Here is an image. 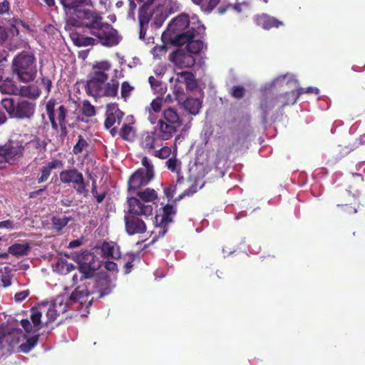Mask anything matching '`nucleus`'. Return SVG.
<instances>
[{
    "label": "nucleus",
    "instance_id": "obj_18",
    "mask_svg": "<svg viewBox=\"0 0 365 365\" xmlns=\"http://www.w3.org/2000/svg\"><path fill=\"white\" fill-rule=\"evenodd\" d=\"M254 21L257 26L265 30H269L272 28H279L284 25L282 21L267 14L255 16Z\"/></svg>",
    "mask_w": 365,
    "mask_h": 365
},
{
    "label": "nucleus",
    "instance_id": "obj_1",
    "mask_svg": "<svg viewBox=\"0 0 365 365\" xmlns=\"http://www.w3.org/2000/svg\"><path fill=\"white\" fill-rule=\"evenodd\" d=\"M84 22L79 20L67 19L65 29L83 28L88 30L92 36H88L77 31H71L70 37L74 45L81 46H96L100 44L106 47L117 46L121 37L118 31L110 24L103 21V16L88 19Z\"/></svg>",
    "mask_w": 365,
    "mask_h": 365
},
{
    "label": "nucleus",
    "instance_id": "obj_42",
    "mask_svg": "<svg viewBox=\"0 0 365 365\" xmlns=\"http://www.w3.org/2000/svg\"><path fill=\"white\" fill-rule=\"evenodd\" d=\"M31 319L34 327L38 328L40 329L41 324V315L42 312L38 309V308L33 307L31 309Z\"/></svg>",
    "mask_w": 365,
    "mask_h": 365
},
{
    "label": "nucleus",
    "instance_id": "obj_37",
    "mask_svg": "<svg viewBox=\"0 0 365 365\" xmlns=\"http://www.w3.org/2000/svg\"><path fill=\"white\" fill-rule=\"evenodd\" d=\"M30 246L28 244H14L9 247V252L14 256H23L27 254Z\"/></svg>",
    "mask_w": 365,
    "mask_h": 365
},
{
    "label": "nucleus",
    "instance_id": "obj_55",
    "mask_svg": "<svg viewBox=\"0 0 365 365\" xmlns=\"http://www.w3.org/2000/svg\"><path fill=\"white\" fill-rule=\"evenodd\" d=\"M57 119L59 123H67L66 120L67 110L63 105L60 106L58 108Z\"/></svg>",
    "mask_w": 365,
    "mask_h": 365
},
{
    "label": "nucleus",
    "instance_id": "obj_16",
    "mask_svg": "<svg viewBox=\"0 0 365 365\" xmlns=\"http://www.w3.org/2000/svg\"><path fill=\"white\" fill-rule=\"evenodd\" d=\"M190 27L189 16L186 14H182L172 20L165 31H168V34H175L185 31L186 29H189Z\"/></svg>",
    "mask_w": 365,
    "mask_h": 365
},
{
    "label": "nucleus",
    "instance_id": "obj_3",
    "mask_svg": "<svg viewBox=\"0 0 365 365\" xmlns=\"http://www.w3.org/2000/svg\"><path fill=\"white\" fill-rule=\"evenodd\" d=\"M95 289L90 291L86 284L77 287L71 293L69 300L73 302H79L80 304H86V308L92 305L93 299L87 302V298L95 292L99 293V298H102L111 293L113 286L109 277L106 275L98 277L94 282Z\"/></svg>",
    "mask_w": 365,
    "mask_h": 365
},
{
    "label": "nucleus",
    "instance_id": "obj_47",
    "mask_svg": "<svg viewBox=\"0 0 365 365\" xmlns=\"http://www.w3.org/2000/svg\"><path fill=\"white\" fill-rule=\"evenodd\" d=\"M172 153L171 148L168 146H163L159 150H156L153 153L155 158L160 159H166L170 157Z\"/></svg>",
    "mask_w": 365,
    "mask_h": 365
},
{
    "label": "nucleus",
    "instance_id": "obj_36",
    "mask_svg": "<svg viewBox=\"0 0 365 365\" xmlns=\"http://www.w3.org/2000/svg\"><path fill=\"white\" fill-rule=\"evenodd\" d=\"M122 116L123 113L119 109L116 110L113 113H109L105 120V127L106 128H110L116 123L119 124L120 123Z\"/></svg>",
    "mask_w": 365,
    "mask_h": 365
},
{
    "label": "nucleus",
    "instance_id": "obj_43",
    "mask_svg": "<svg viewBox=\"0 0 365 365\" xmlns=\"http://www.w3.org/2000/svg\"><path fill=\"white\" fill-rule=\"evenodd\" d=\"M168 44H170V43L163 41V44L155 46L152 48L151 53L155 57H160L167 53L168 50Z\"/></svg>",
    "mask_w": 365,
    "mask_h": 365
},
{
    "label": "nucleus",
    "instance_id": "obj_40",
    "mask_svg": "<svg viewBox=\"0 0 365 365\" xmlns=\"http://www.w3.org/2000/svg\"><path fill=\"white\" fill-rule=\"evenodd\" d=\"M338 206L341 207L342 212L348 215H352L357 212V209L359 207V202L358 200L354 199V202H351V204L338 205Z\"/></svg>",
    "mask_w": 365,
    "mask_h": 365
},
{
    "label": "nucleus",
    "instance_id": "obj_41",
    "mask_svg": "<svg viewBox=\"0 0 365 365\" xmlns=\"http://www.w3.org/2000/svg\"><path fill=\"white\" fill-rule=\"evenodd\" d=\"M69 221L70 218L65 216L63 217H58L54 216L51 218L52 225L54 229L57 231H61L64 227L67 225Z\"/></svg>",
    "mask_w": 365,
    "mask_h": 365
},
{
    "label": "nucleus",
    "instance_id": "obj_52",
    "mask_svg": "<svg viewBox=\"0 0 365 365\" xmlns=\"http://www.w3.org/2000/svg\"><path fill=\"white\" fill-rule=\"evenodd\" d=\"M133 90V87L131 86L128 82L124 81L121 84V96L123 98L126 99L130 96L131 91Z\"/></svg>",
    "mask_w": 365,
    "mask_h": 365
},
{
    "label": "nucleus",
    "instance_id": "obj_10",
    "mask_svg": "<svg viewBox=\"0 0 365 365\" xmlns=\"http://www.w3.org/2000/svg\"><path fill=\"white\" fill-rule=\"evenodd\" d=\"M60 180L63 184H72L76 193L87 197L88 190L86 188L83 174L76 168L63 170L59 174Z\"/></svg>",
    "mask_w": 365,
    "mask_h": 365
},
{
    "label": "nucleus",
    "instance_id": "obj_2",
    "mask_svg": "<svg viewBox=\"0 0 365 365\" xmlns=\"http://www.w3.org/2000/svg\"><path fill=\"white\" fill-rule=\"evenodd\" d=\"M111 70V63L108 61H96L88 75L85 90L88 96L93 97L115 98L118 95L119 82L116 78L109 81L108 72Z\"/></svg>",
    "mask_w": 365,
    "mask_h": 365
},
{
    "label": "nucleus",
    "instance_id": "obj_27",
    "mask_svg": "<svg viewBox=\"0 0 365 365\" xmlns=\"http://www.w3.org/2000/svg\"><path fill=\"white\" fill-rule=\"evenodd\" d=\"M277 106V101L274 97L264 98L261 100L259 107L263 113L264 120H267V115L272 109Z\"/></svg>",
    "mask_w": 365,
    "mask_h": 365
},
{
    "label": "nucleus",
    "instance_id": "obj_20",
    "mask_svg": "<svg viewBox=\"0 0 365 365\" xmlns=\"http://www.w3.org/2000/svg\"><path fill=\"white\" fill-rule=\"evenodd\" d=\"M158 128L160 140H170L179 129L175 125L170 124L162 119L158 121Z\"/></svg>",
    "mask_w": 365,
    "mask_h": 365
},
{
    "label": "nucleus",
    "instance_id": "obj_50",
    "mask_svg": "<svg viewBox=\"0 0 365 365\" xmlns=\"http://www.w3.org/2000/svg\"><path fill=\"white\" fill-rule=\"evenodd\" d=\"M162 99L155 98L150 103V106L146 108V111L150 113V111H154L155 113L159 112L162 108Z\"/></svg>",
    "mask_w": 365,
    "mask_h": 365
},
{
    "label": "nucleus",
    "instance_id": "obj_26",
    "mask_svg": "<svg viewBox=\"0 0 365 365\" xmlns=\"http://www.w3.org/2000/svg\"><path fill=\"white\" fill-rule=\"evenodd\" d=\"M101 255L104 257L119 258L120 256L119 247L108 242H103L101 247Z\"/></svg>",
    "mask_w": 365,
    "mask_h": 365
},
{
    "label": "nucleus",
    "instance_id": "obj_31",
    "mask_svg": "<svg viewBox=\"0 0 365 365\" xmlns=\"http://www.w3.org/2000/svg\"><path fill=\"white\" fill-rule=\"evenodd\" d=\"M79 272L82 274L81 280L83 279H89L93 277L96 268L91 263L81 262L78 267Z\"/></svg>",
    "mask_w": 365,
    "mask_h": 365
},
{
    "label": "nucleus",
    "instance_id": "obj_29",
    "mask_svg": "<svg viewBox=\"0 0 365 365\" xmlns=\"http://www.w3.org/2000/svg\"><path fill=\"white\" fill-rule=\"evenodd\" d=\"M181 103L185 109L192 115L197 114L201 108V102L197 98L186 97Z\"/></svg>",
    "mask_w": 365,
    "mask_h": 365
},
{
    "label": "nucleus",
    "instance_id": "obj_21",
    "mask_svg": "<svg viewBox=\"0 0 365 365\" xmlns=\"http://www.w3.org/2000/svg\"><path fill=\"white\" fill-rule=\"evenodd\" d=\"M48 144V140L35 135L26 145L31 153L39 155L46 153Z\"/></svg>",
    "mask_w": 365,
    "mask_h": 365
},
{
    "label": "nucleus",
    "instance_id": "obj_35",
    "mask_svg": "<svg viewBox=\"0 0 365 365\" xmlns=\"http://www.w3.org/2000/svg\"><path fill=\"white\" fill-rule=\"evenodd\" d=\"M203 48V42L200 39L192 38L186 45V51L195 56L200 53Z\"/></svg>",
    "mask_w": 365,
    "mask_h": 365
},
{
    "label": "nucleus",
    "instance_id": "obj_32",
    "mask_svg": "<svg viewBox=\"0 0 365 365\" xmlns=\"http://www.w3.org/2000/svg\"><path fill=\"white\" fill-rule=\"evenodd\" d=\"M274 98L276 99L277 106L280 109H283L285 106L293 105L296 103L292 101L293 97H292L291 91L279 94L274 96Z\"/></svg>",
    "mask_w": 365,
    "mask_h": 365
},
{
    "label": "nucleus",
    "instance_id": "obj_7",
    "mask_svg": "<svg viewBox=\"0 0 365 365\" xmlns=\"http://www.w3.org/2000/svg\"><path fill=\"white\" fill-rule=\"evenodd\" d=\"M1 104L11 118L17 119H31L36 109V103L27 100L15 102L11 98H5Z\"/></svg>",
    "mask_w": 365,
    "mask_h": 365
},
{
    "label": "nucleus",
    "instance_id": "obj_4",
    "mask_svg": "<svg viewBox=\"0 0 365 365\" xmlns=\"http://www.w3.org/2000/svg\"><path fill=\"white\" fill-rule=\"evenodd\" d=\"M12 73L21 82L34 81L37 75L35 56L25 51L18 54L12 61Z\"/></svg>",
    "mask_w": 365,
    "mask_h": 365
},
{
    "label": "nucleus",
    "instance_id": "obj_13",
    "mask_svg": "<svg viewBox=\"0 0 365 365\" xmlns=\"http://www.w3.org/2000/svg\"><path fill=\"white\" fill-rule=\"evenodd\" d=\"M128 212L135 216H150L153 213V206L140 201V199L131 197L128 199Z\"/></svg>",
    "mask_w": 365,
    "mask_h": 365
},
{
    "label": "nucleus",
    "instance_id": "obj_62",
    "mask_svg": "<svg viewBox=\"0 0 365 365\" xmlns=\"http://www.w3.org/2000/svg\"><path fill=\"white\" fill-rule=\"evenodd\" d=\"M304 93H306V88H299L297 90L291 91L292 97H293V102H297L299 96Z\"/></svg>",
    "mask_w": 365,
    "mask_h": 365
},
{
    "label": "nucleus",
    "instance_id": "obj_57",
    "mask_svg": "<svg viewBox=\"0 0 365 365\" xmlns=\"http://www.w3.org/2000/svg\"><path fill=\"white\" fill-rule=\"evenodd\" d=\"M55 100L50 99L46 105V110L48 118L55 116Z\"/></svg>",
    "mask_w": 365,
    "mask_h": 365
},
{
    "label": "nucleus",
    "instance_id": "obj_5",
    "mask_svg": "<svg viewBox=\"0 0 365 365\" xmlns=\"http://www.w3.org/2000/svg\"><path fill=\"white\" fill-rule=\"evenodd\" d=\"M64 10L73 15L68 19L79 20L82 23L88 19L101 16V13L93 9L92 0H59Z\"/></svg>",
    "mask_w": 365,
    "mask_h": 365
},
{
    "label": "nucleus",
    "instance_id": "obj_15",
    "mask_svg": "<svg viewBox=\"0 0 365 365\" xmlns=\"http://www.w3.org/2000/svg\"><path fill=\"white\" fill-rule=\"evenodd\" d=\"M63 167V162L60 159H53L42 166L39 170V176L37 178L38 183L41 184L48 180L53 170L61 169Z\"/></svg>",
    "mask_w": 365,
    "mask_h": 365
},
{
    "label": "nucleus",
    "instance_id": "obj_6",
    "mask_svg": "<svg viewBox=\"0 0 365 365\" xmlns=\"http://www.w3.org/2000/svg\"><path fill=\"white\" fill-rule=\"evenodd\" d=\"M25 145L23 141L9 139L4 144H0V170L6 165L17 164L24 157Z\"/></svg>",
    "mask_w": 365,
    "mask_h": 365
},
{
    "label": "nucleus",
    "instance_id": "obj_22",
    "mask_svg": "<svg viewBox=\"0 0 365 365\" xmlns=\"http://www.w3.org/2000/svg\"><path fill=\"white\" fill-rule=\"evenodd\" d=\"M148 183V180H145L144 171L143 170H138L129 178L128 190H137L138 188L146 185Z\"/></svg>",
    "mask_w": 365,
    "mask_h": 365
},
{
    "label": "nucleus",
    "instance_id": "obj_60",
    "mask_svg": "<svg viewBox=\"0 0 365 365\" xmlns=\"http://www.w3.org/2000/svg\"><path fill=\"white\" fill-rule=\"evenodd\" d=\"M60 133L58 135L59 140L63 142L68 135L66 123H59Z\"/></svg>",
    "mask_w": 365,
    "mask_h": 365
},
{
    "label": "nucleus",
    "instance_id": "obj_49",
    "mask_svg": "<svg viewBox=\"0 0 365 365\" xmlns=\"http://www.w3.org/2000/svg\"><path fill=\"white\" fill-rule=\"evenodd\" d=\"M230 94L232 97L240 99L245 95V89L242 86H235L231 88Z\"/></svg>",
    "mask_w": 365,
    "mask_h": 365
},
{
    "label": "nucleus",
    "instance_id": "obj_56",
    "mask_svg": "<svg viewBox=\"0 0 365 365\" xmlns=\"http://www.w3.org/2000/svg\"><path fill=\"white\" fill-rule=\"evenodd\" d=\"M191 76V72L189 71H182L178 73L175 78V82L178 83L181 85H184L187 81V77Z\"/></svg>",
    "mask_w": 365,
    "mask_h": 365
},
{
    "label": "nucleus",
    "instance_id": "obj_28",
    "mask_svg": "<svg viewBox=\"0 0 365 365\" xmlns=\"http://www.w3.org/2000/svg\"><path fill=\"white\" fill-rule=\"evenodd\" d=\"M220 0H191L196 6L200 8V10L206 14L211 13L220 3Z\"/></svg>",
    "mask_w": 365,
    "mask_h": 365
},
{
    "label": "nucleus",
    "instance_id": "obj_51",
    "mask_svg": "<svg viewBox=\"0 0 365 365\" xmlns=\"http://www.w3.org/2000/svg\"><path fill=\"white\" fill-rule=\"evenodd\" d=\"M40 85L44 88L46 96L51 93L52 88V81L48 77L41 76Z\"/></svg>",
    "mask_w": 365,
    "mask_h": 365
},
{
    "label": "nucleus",
    "instance_id": "obj_53",
    "mask_svg": "<svg viewBox=\"0 0 365 365\" xmlns=\"http://www.w3.org/2000/svg\"><path fill=\"white\" fill-rule=\"evenodd\" d=\"M166 14H164L162 11L160 12L157 11L155 12V16H154L153 23L156 26V27H160L165 20L166 19Z\"/></svg>",
    "mask_w": 365,
    "mask_h": 365
},
{
    "label": "nucleus",
    "instance_id": "obj_8",
    "mask_svg": "<svg viewBox=\"0 0 365 365\" xmlns=\"http://www.w3.org/2000/svg\"><path fill=\"white\" fill-rule=\"evenodd\" d=\"M26 338L25 334L20 329L9 326H0V359L10 354L14 351L21 340Z\"/></svg>",
    "mask_w": 365,
    "mask_h": 365
},
{
    "label": "nucleus",
    "instance_id": "obj_54",
    "mask_svg": "<svg viewBox=\"0 0 365 365\" xmlns=\"http://www.w3.org/2000/svg\"><path fill=\"white\" fill-rule=\"evenodd\" d=\"M187 90L192 91L197 87V83L195 80V76L191 73V76H188L186 82L184 84Z\"/></svg>",
    "mask_w": 365,
    "mask_h": 365
},
{
    "label": "nucleus",
    "instance_id": "obj_64",
    "mask_svg": "<svg viewBox=\"0 0 365 365\" xmlns=\"http://www.w3.org/2000/svg\"><path fill=\"white\" fill-rule=\"evenodd\" d=\"M148 81L152 88L155 91H157L158 88L161 85L160 82L154 76H150Z\"/></svg>",
    "mask_w": 365,
    "mask_h": 365
},
{
    "label": "nucleus",
    "instance_id": "obj_19",
    "mask_svg": "<svg viewBox=\"0 0 365 365\" xmlns=\"http://www.w3.org/2000/svg\"><path fill=\"white\" fill-rule=\"evenodd\" d=\"M173 61L180 68H191L195 64V56L186 51H178L173 53Z\"/></svg>",
    "mask_w": 365,
    "mask_h": 365
},
{
    "label": "nucleus",
    "instance_id": "obj_46",
    "mask_svg": "<svg viewBox=\"0 0 365 365\" xmlns=\"http://www.w3.org/2000/svg\"><path fill=\"white\" fill-rule=\"evenodd\" d=\"M20 323L26 333L31 334H38V332L40 329L38 328L34 327V324H31L29 319H21Z\"/></svg>",
    "mask_w": 365,
    "mask_h": 365
},
{
    "label": "nucleus",
    "instance_id": "obj_45",
    "mask_svg": "<svg viewBox=\"0 0 365 365\" xmlns=\"http://www.w3.org/2000/svg\"><path fill=\"white\" fill-rule=\"evenodd\" d=\"M173 93L175 95L176 101L179 103H181L186 98V96L184 93V89L182 88V85L176 82L174 85Z\"/></svg>",
    "mask_w": 365,
    "mask_h": 365
},
{
    "label": "nucleus",
    "instance_id": "obj_48",
    "mask_svg": "<svg viewBox=\"0 0 365 365\" xmlns=\"http://www.w3.org/2000/svg\"><path fill=\"white\" fill-rule=\"evenodd\" d=\"M82 112L86 117H92L96 114L95 107L89 101H86L83 103Z\"/></svg>",
    "mask_w": 365,
    "mask_h": 365
},
{
    "label": "nucleus",
    "instance_id": "obj_63",
    "mask_svg": "<svg viewBox=\"0 0 365 365\" xmlns=\"http://www.w3.org/2000/svg\"><path fill=\"white\" fill-rule=\"evenodd\" d=\"M10 9L9 3L8 1H4L0 3V15H3L9 12Z\"/></svg>",
    "mask_w": 365,
    "mask_h": 365
},
{
    "label": "nucleus",
    "instance_id": "obj_44",
    "mask_svg": "<svg viewBox=\"0 0 365 365\" xmlns=\"http://www.w3.org/2000/svg\"><path fill=\"white\" fill-rule=\"evenodd\" d=\"M88 146V143L82 135H78V142L73 146V153L75 155H78L82 153L83 150Z\"/></svg>",
    "mask_w": 365,
    "mask_h": 365
},
{
    "label": "nucleus",
    "instance_id": "obj_59",
    "mask_svg": "<svg viewBox=\"0 0 365 365\" xmlns=\"http://www.w3.org/2000/svg\"><path fill=\"white\" fill-rule=\"evenodd\" d=\"M197 192V187L195 185H192L189 188L184 190V192L179 195L175 200H180L185 196H190Z\"/></svg>",
    "mask_w": 365,
    "mask_h": 365
},
{
    "label": "nucleus",
    "instance_id": "obj_58",
    "mask_svg": "<svg viewBox=\"0 0 365 365\" xmlns=\"http://www.w3.org/2000/svg\"><path fill=\"white\" fill-rule=\"evenodd\" d=\"M58 265H61V272H64L65 274L70 272L75 269V266L71 263H68L66 260H61Z\"/></svg>",
    "mask_w": 365,
    "mask_h": 365
},
{
    "label": "nucleus",
    "instance_id": "obj_30",
    "mask_svg": "<svg viewBox=\"0 0 365 365\" xmlns=\"http://www.w3.org/2000/svg\"><path fill=\"white\" fill-rule=\"evenodd\" d=\"M7 26L9 27L11 33L16 36L19 34V29L21 27L29 29V26L25 22L16 18L9 19L7 20Z\"/></svg>",
    "mask_w": 365,
    "mask_h": 365
},
{
    "label": "nucleus",
    "instance_id": "obj_14",
    "mask_svg": "<svg viewBox=\"0 0 365 365\" xmlns=\"http://www.w3.org/2000/svg\"><path fill=\"white\" fill-rule=\"evenodd\" d=\"M125 228L129 235L145 232L147 227L145 222L138 216L129 215L125 216Z\"/></svg>",
    "mask_w": 365,
    "mask_h": 365
},
{
    "label": "nucleus",
    "instance_id": "obj_25",
    "mask_svg": "<svg viewBox=\"0 0 365 365\" xmlns=\"http://www.w3.org/2000/svg\"><path fill=\"white\" fill-rule=\"evenodd\" d=\"M19 94L22 97L36 100L40 96L41 90L36 85L29 84L28 86H21L19 89Z\"/></svg>",
    "mask_w": 365,
    "mask_h": 365
},
{
    "label": "nucleus",
    "instance_id": "obj_12",
    "mask_svg": "<svg viewBox=\"0 0 365 365\" xmlns=\"http://www.w3.org/2000/svg\"><path fill=\"white\" fill-rule=\"evenodd\" d=\"M68 305L67 302H64L62 297H57L53 302L49 305L46 315L48 318L46 324L53 322L61 314L67 312Z\"/></svg>",
    "mask_w": 365,
    "mask_h": 365
},
{
    "label": "nucleus",
    "instance_id": "obj_34",
    "mask_svg": "<svg viewBox=\"0 0 365 365\" xmlns=\"http://www.w3.org/2000/svg\"><path fill=\"white\" fill-rule=\"evenodd\" d=\"M39 336V334H33V336L28 338L24 343L19 345V350L24 353H27L31 351L36 345Z\"/></svg>",
    "mask_w": 365,
    "mask_h": 365
},
{
    "label": "nucleus",
    "instance_id": "obj_23",
    "mask_svg": "<svg viewBox=\"0 0 365 365\" xmlns=\"http://www.w3.org/2000/svg\"><path fill=\"white\" fill-rule=\"evenodd\" d=\"M170 124L174 125L178 128L182 125L183 120L177 110L174 108H168L163 111V118L162 119Z\"/></svg>",
    "mask_w": 365,
    "mask_h": 365
},
{
    "label": "nucleus",
    "instance_id": "obj_24",
    "mask_svg": "<svg viewBox=\"0 0 365 365\" xmlns=\"http://www.w3.org/2000/svg\"><path fill=\"white\" fill-rule=\"evenodd\" d=\"M250 116L247 114L241 115H233L227 123L231 125V128L245 129L250 126Z\"/></svg>",
    "mask_w": 365,
    "mask_h": 365
},
{
    "label": "nucleus",
    "instance_id": "obj_9",
    "mask_svg": "<svg viewBox=\"0 0 365 365\" xmlns=\"http://www.w3.org/2000/svg\"><path fill=\"white\" fill-rule=\"evenodd\" d=\"M205 31L204 25L200 23H192L191 27L186 31H182L168 34V31H164L162 34L161 39L163 42H170L175 46H182L187 44L192 38H202Z\"/></svg>",
    "mask_w": 365,
    "mask_h": 365
},
{
    "label": "nucleus",
    "instance_id": "obj_33",
    "mask_svg": "<svg viewBox=\"0 0 365 365\" xmlns=\"http://www.w3.org/2000/svg\"><path fill=\"white\" fill-rule=\"evenodd\" d=\"M137 196L145 203L153 202L158 198V194L154 189L146 188L142 191L137 192Z\"/></svg>",
    "mask_w": 365,
    "mask_h": 365
},
{
    "label": "nucleus",
    "instance_id": "obj_39",
    "mask_svg": "<svg viewBox=\"0 0 365 365\" xmlns=\"http://www.w3.org/2000/svg\"><path fill=\"white\" fill-rule=\"evenodd\" d=\"M119 135L124 140L133 141L135 137V132L131 125L129 124H124L120 128Z\"/></svg>",
    "mask_w": 365,
    "mask_h": 365
},
{
    "label": "nucleus",
    "instance_id": "obj_17",
    "mask_svg": "<svg viewBox=\"0 0 365 365\" xmlns=\"http://www.w3.org/2000/svg\"><path fill=\"white\" fill-rule=\"evenodd\" d=\"M160 140L157 130L155 129L151 131L144 132L140 135V147L150 153L153 151L158 142Z\"/></svg>",
    "mask_w": 365,
    "mask_h": 365
},
{
    "label": "nucleus",
    "instance_id": "obj_11",
    "mask_svg": "<svg viewBox=\"0 0 365 365\" xmlns=\"http://www.w3.org/2000/svg\"><path fill=\"white\" fill-rule=\"evenodd\" d=\"M175 214V210L173 205L167 204L163 207V215L161 216L156 215L155 217V229L158 230V234L154 236L148 246L154 244L159 238L165 236L168 230L169 224L173 222L172 216Z\"/></svg>",
    "mask_w": 365,
    "mask_h": 365
},
{
    "label": "nucleus",
    "instance_id": "obj_61",
    "mask_svg": "<svg viewBox=\"0 0 365 365\" xmlns=\"http://www.w3.org/2000/svg\"><path fill=\"white\" fill-rule=\"evenodd\" d=\"M29 293L30 292L29 290H23L21 292H17L14 295V299L17 302H21L29 295Z\"/></svg>",
    "mask_w": 365,
    "mask_h": 365
},
{
    "label": "nucleus",
    "instance_id": "obj_38",
    "mask_svg": "<svg viewBox=\"0 0 365 365\" xmlns=\"http://www.w3.org/2000/svg\"><path fill=\"white\" fill-rule=\"evenodd\" d=\"M166 166L169 170L173 173H177L178 174V180L177 183H182L183 181V177L180 176V172L178 170V167L180 165L179 160L176 158V156H173L170 158L166 161Z\"/></svg>",
    "mask_w": 365,
    "mask_h": 365
}]
</instances>
